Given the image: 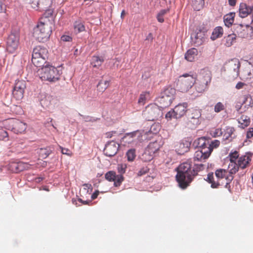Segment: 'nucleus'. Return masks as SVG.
Listing matches in <instances>:
<instances>
[{"instance_id":"f257e3e1","label":"nucleus","mask_w":253,"mask_h":253,"mask_svg":"<svg viewBox=\"0 0 253 253\" xmlns=\"http://www.w3.org/2000/svg\"><path fill=\"white\" fill-rule=\"evenodd\" d=\"M191 166V163L185 162L180 164L177 168L176 179L179 186L182 189L186 188L198 174V171L204 168L203 164L197 165L193 169Z\"/></svg>"},{"instance_id":"f03ea898","label":"nucleus","mask_w":253,"mask_h":253,"mask_svg":"<svg viewBox=\"0 0 253 253\" xmlns=\"http://www.w3.org/2000/svg\"><path fill=\"white\" fill-rule=\"evenodd\" d=\"M52 33L49 21L46 18H42L34 29L33 36L39 42H46Z\"/></svg>"},{"instance_id":"7ed1b4c3","label":"nucleus","mask_w":253,"mask_h":253,"mask_svg":"<svg viewBox=\"0 0 253 253\" xmlns=\"http://www.w3.org/2000/svg\"><path fill=\"white\" fill-rule=\"evenodd\" d=\"M39 76L42 81L55 82L59 80L62 72L57 68L46 64L38 71Z\"/></svg>"},{"instance_id":"20e7f679","label":"nucleus","mask_w":253,"mask_h":253,"mask_svg":"<svg viewBox=\"0 0 253 253\" xmlns=\"http://www.w3.org/2000/svg\"><path fill=\"white\" fill-rule=\"evenodd\" d=\"M196 76L185 74L181 76L178 79L177 86L182 92H187L195 83Z\"/></svg>"},{"instance_id":"39448f33","label":"nucleus","mask_w":253,"mask_h":253,"mask_svg":"<svg viewBox=\"0 0 253 253\" xmlns=\"http://www.w3.org/2000/svg\"><path fill=\"white\" fill-rule=\"evenodd\" d=\"M175 90L172 87H169L165 89L158 99L160 104V107L164 108L169 106L174 99Z\"/></svg>"},{"instance_id":"423d86ee","label":"nucleus","mask_w":253,"mask_h":253,"mask_svg":"<svg viewBox=\"0 0 253 253\" xmlns=\"http://www.w3.org/2000/svg\"><path fill=\"white\" fill-rule=\"evenodd\" d=\"M188 104L184 102L179 103L172 109V110L168 112L165 117L168 120H170L172 118L179 119L183 117L186 113L188 109Z\"/></svg>"},{"instance_id":"0eeeda50","label":"nucleus","mask_w":253,"mask_h":253,"mask_svg":"<svg viewBox=\"0 0 253 253\" xmlns=\"http://www.w3.org/2000/svg\"><path fill=\"white\" fill-rule=\"evenodd\" d=\"M141 136L139 130L126 133L122 138V142L125 146L134 147L139 143Z\"/></svg>"},{"instance_id":"6e6552de","label":"nucleus","mask_w":253,"mask_h":253,"mask_svg":"<svg viewBox=\"0 0 253 253\" xmlns=\"http://www.w3.org/2000/svg\"><path fill=\"white\" fill-rule=\"evenodd\" d=\"M6 123L8 129L16 134L23 133L27 129V124L19 120L10 119Z\"/></svg>"},{"instance_id":"1a4fd4ad","label":"nucleus","mask_w":253,"mask_h":253,"mask_svg":"<svg viewBox=\"0 0 253 253\" xmlns=\"http://www.w3.org/2000/svg\"><path fill=\"white\" fill-rule=\"evenodd\" d=\"M144 114L148 121L157 120L163 115L162 110L156 104L148 105L144 111Z\"/></svg>"},{"instance_id":"9d476101","label":"nucleus","mask_w":253,"mask_h":253,"mask_svg":"<svg viewBox=\"0 0 253 253\" xmlns=\"http://www.w3.org/2000/svg\"><path fill=\"white\" fill-rule=\"evenodd\" d=\"M26 83L23 80H16L12 90V96L17 101H20L24 97Z\"/></svg>"},{"instance_id":"9b49d317","label":"nucleus","mask_w":253,"mask_h":253,"mask_svg":"<svg viewBox=\"0 0 253 253\" xmlns=\"http://www.w3.org/2000/svg\"><path fill=\"white\" fill-rule=\"evenodd\" d=\"M233 174H231L230 171L228 172L226 169H217L215 171V175L217 179L219 180V181H222L223 179L226 180L225 187L226 188L230 187V183L233 180L234 177L232 175Z\"/></svg>"},{"instance_id":"f8f14e48","label":"nucleus","mask_w":253,"mask_h":253,"mask_svg":"<svg viewBox=\"0 0 253 253\" xmlns=\"http://www.w3.org/2000/svg\"><path fill=\"white\" fill-rule=\"evenodd\" d=\"M28 164L22 162H10L7 165V169L12 172L18 173L26 169Z\"/></svg>"},{"instance_id":"ddd939ff","label":"nucleus","mask_w":253,"mask_h":253,"mask_svg":"<svg viewBox=\"0 0 253 253\" xmlns=\"http://www.w3.org/2000/svg\"><path fill=\"white\" fill-rule=\"evenodd\" d=\"M239 16L242 18L246 17L248 15L251 16V24L253 23V3L248 5L245 3H241L239 7Z\"/></svg>"},{"instance_id":"4468645a","label":"nucleus","mask_w":253,"mask_h":253,"mask_svg":"<svg viewBox=\"0 0 253 253\" xmlns=\"http://www.w3.org/2000/svg\"><path fill=\"white\" fill-rule=\"evenodd\" d=\"M198 146L201 148L200 150L196 151L194 154V161H202L207 159L211 153V149L210 148H205V147Z\"/></svg>"},{"instance_id":"2eb2a0df","label":"nucleus","mask_w":253,"mask_h":253,"mask_svg":"<svg viewBox=\"0 0 253 253\" xmlns=\"http://www.w3.org/2000/svg\"><path fill=\"white\" fill-rule=\"evenodd\" d=\"M18 38L14 34L10 35L7 40V50L10 53L14 52L18 48Z\"/></svg>"},{"instance_id":"dca6fc26","label":"nucleus","mask_w":253,"mask_h":253,"mask_svg":"<svg viewBox=\"0 0 253 253\" xmlns=\"http://www.w3.org/2000/svg\"><path fill=\"white\" fill-rule=\"evenodd\" d=\"M230 163L228 165V169H230V172L231 174H235L238 171L237 165V159H239V154L237 151L231 153L229 155Z\"/></svg>"},{"instance_id":"f3484780","label":"nucleus","mask_w":253,"mask_h":253,"mask_svg":"<svg viewBox=\"0 0 253 253\" xmlns=\"http://www.w3.org/2000/svg\"><path fill=\"white\" fill-rule=\"evenodd\" d=\"M191 38L194 44L196 46H199L205 41V33L201 30H198L191 35Z\"/></svg>"},{"instance_id":"a211bd4d","label":"nucleus","mask_w":253,"mask_h":253,"mask_svg":"<svg viewBox=\"0 0 253 253\" xmlns=\"http://www.w3.org/2000/svg\"><path fill=\"white\" fill-rule=\"evenodd\" d=\"M220 144V141L218 140H214L211 143L204 137H201L198 139V145L200 146H204L205 148L209 147L211 149V151L214 148H217Z\"/></svg>"},{"instance_id":"6ab92c4d","label":"nucleus","mask_w":253,"mask_h":253,"mask_svg":"<svg viewBox=\"0 0 253 253\" xmlns=\"http://www.w3.org/2000/svg\"><path fill=\"white\" fill-rule=\"evenodd\" d=\"M118 148L119 145H117L114 142H110L106 145L104 149V153L107 156L113 157L117 154Z\"/></svg>"},{"instance_id":"aec40b11","label":"nucleus","mask_w":253,"mask_h":253,"mask_svg":"<svg viewBox=\"0 0 253 253\" xmlns=\"http://www.w3.org/2000/svg\"><path fill=\"white\" fill-rule=\"evenodd\" d=\"M251 155L248 154L240 157L237 163L238 170L239 168L244 169L248 167L251 161Z\"/></svg>"},{"instance_id":"412c9836","label":"nucleus","mask_w":253,"mask_h":253,"mask_svg":"<svg viewBox=\"0 0 253 253\" xmlns=\"http://www.w3.org/2000/svg\"><path fill=\"white\" fill-rule=\"evenodd\" d=\"M211 73L208 70L203 69L201 71L198 79L202 83L208 84L211 81Z\"/></svg>"},{"instance_id":"4be33fe9","label":"nucleus","mask_w":253,"mask_h":253,"mask_svg":"<svg viewBox=\"0 0 253 253\" xmlns=\"http://www.w3.org/2000/svg\"><path fill=\"white\" fill-rule=\"evenodd\" d=\"M189 144L188 142H180L176 145V151L179 155H183L188 151Z\"/></svg>"},{"instance_id":"5701e85b","label":"nucleus","mask_w":253,"mask_h":253,"mask_svg":"<svg viewBox=\"0 0 253 253\" xmlns=\"http://www.w3.org/2000/svg\"><path fill=\"white\" fill-rule=\"evenodd\" d=\"M47 58L48 57H41L39 56V55L35 54L32 55V61L35 66L40 67L44 66L43 65L46 63Z\"/></svg>"},{"instance_id":"b1692460","label":"nucleus","mask_w":253,"mask_h":253,"mask_svg":"<svg viewBox=\"0 0 253 253\" xmlns=\"http://www.w3.org/2000/svg\"><path fill=\"white\" fill-rule=\"evenodd\" d=\"M207 181L211 184V187L212 188H217L220 185L224 184L222 181H219L217 179L215 180L212 172L208 174Z\"/></svg>"},{"instance_id":"393cba45","label":"nucleus","mask_w":253,"mask_h":253,"mask_svg":"<svg viewBox=\"0 0 253 253\" xmlns=\"http://www.w3.org/2000/svg\"><path fill=\"white\" fill-rule=\"evenodd\" d=\"M198 54V51L196 48H191L185 53V58L188 61L192 62L195 60Z\"/></svg>"},{"instance_id":"a878e982","label":"nucleus","mask_w":253,"mask_h":253,"mask_svg":"<svg viewBox=\"0 0 253 253\" xmlns=\"http://www.w3.org/2000/svg\"><path fill=\"white\" fill-rule=\"evenodd\" d=\"M35 54H38L39 56L41 57H48V52L45 47L39 45L36 46L33 49L32 55H35Z\"/></svg>"},{"instance_id":"bb28decb","label":"nucleus","mask_w":253,"mask_h":253,"mask_svg":"<svg viewBox=\"0 0 253 253\" xmlns=\"http://www.w3.org/2000/svg\"><path fill=\"white\" fill-rule=\"evenodd\" d=\"M229 66L231 69H233L236 72V76H238L239 74V69L240 67V62L239 59L237 58L231 59L229 62Z\"/></svg>"},{"instance_id":"cd10ccee","label":"nucleus","mask_w":253,"mask_h":253,"mask_svg":"<svg viewBox=\"0 0 253 253\" xmlns=\"http://www.w3.org/2000/svg\"><path fill=\"white\" fill-rule=\"evenodd\" d=\"M236 37L237 36L236 34H230L224 37L223 39L224 45L227 47L231 46L235 42Z\"/></svg>"},{"instance_id":"c85d7f7f","label":"nucleus","mask_w":253,"mask_h":253,"mask_svg":"<svg viewBox=\"0 0 253 253\" xmlns=\"http://www.w3.org/2000/svg\"><path fill=\"white\" fill-rule=\"evenodd\" d=\"M104 61V59L103 57L98 56H93L91 58V64L93 67L99 68Z\"/></svg>"},{"instance_id":"c756f323","label":"nucleus","mask_w":253,"mask_h":253,"mask_svg":"<svg viewBox=\"0 0 253 253\" xmlns=\"http://www.w3.org/2000/svg\"><path fill=\"white\" fill-rule=\"evenodd\" d=\"M235 16L234 12H230L224 16V22L226 26L229 27L232 25L234 21Z\"/></svg>"},{"instance_id":"7c9ffc66","label":"nucleus","mask_w":253,"mask_h":253,"mask_svg":"<svg viewBox=\"0 0 253 253\" xmlns=\"http://www.w3.org/2000/svg\"><path fill=\"white\" fill-rule=\"evenodd\" d=\"M223 34V29L220 27L218 26L215 28L212 33L211 36V39L212 40H215L218 38L221 37Z\"/></svg>"},{"instance_id":"2f4dec72","label":"nucleus","mask_w":253,"mask_h":253,"mask_svg":"<svg viewBox=\"0 0 253 253\" xmlns=\"http://www.w3.org/2000/svg\"><path fill=\"white\" fill-rule=\"evenodd\" d=\"M238 123L241 125L243 128L248 126L250 123V119L249 117L245 115H242L238 119Z\"/></svg>"},{"instance_id":"473e14b6","label":"nucleus","mask_w":253,"mask_h":253,"mask_svg":"<svg viewBox=\"0 0 253 253\" xmlns=\"http://www.w3.org/2000/svg\"><path fill=\"white\" fill-rule=\"evenodd\" d=\"M243 25L241 24L236 25L234 28V32L241 38H245L248 36V33L243 29Z\"/></svg>"},{"instance_id":"72a5a7b5","label":"nucleus","mask_w":253,"mask_h":253,"mask_svg":"<svg viewBox=\"0 0 253 253\" xmlns=\"http://www.w3.org/2000/svg\"><path fill=\"white\" fill-rule=\"evenodd\" d=\"M160 143L157 140L154 142H151L149 143L147 148L151 152L155 154L156 153L160 148Z\"/></svg>"},{"instance_id":"f704fd0d","label":"nucleus","mask_w":253,"mask_h":253,"mask_svg":"<svg viewBox=\"0 0 253 253\" xmlns=\"http://www.w3.org/2000/svg\"><path fill=\"white\" fill-rule=\"evenodd\" d=\"M110 82L109 81L100 80L97 84V90L99 92H103L109 86Z\"/></svg>"},{"instance_id":"c9c22d12","label":"nucleus","mask_w":253,"mask_h":253,"mask_svg":"<svg viewBox=\"0 0 253 253\" xmlns=\"http://www.w3.org/2000/svg\"><path fill=\"white\" fill-rule=\"evenodd\" d=\"M195 88L198 92L202 93L206 90L208 88V84L201 82L199 80H197V82H195Z\"/></svg>"},{"instance_id":"e433bc0d","label":"nucleus","mask_w":253,"mask_h":253,"mask_svg":"<svg viewBox=\"0 0 253 253\" xmlns=\"http://www.w3.org/2000/svg\"><path fill=\"white\" fill-rule=\"evenodd\" d=\"M154 154L146 149L142 155V159L145 162H149L153 159Z\"/></svg>"},{"instance_id":"4c0bfd02","label":"nucleus","mask_w":253,"mask_h":253,"mask_svg":"<svg viewBox=\"0 0 253 253\" xmlns=\"http://www.w3.org/2000/svg\"><path fill=\"white\" fill-rule=\"evenodd\" d=\"M235 129L233 127L227 126L225 130V132L223 135V137L225 139H228L229 138H233L232 135L234 134Z\"/></svg>"},{"instance_id":"58836bf2","label":"nucleus","mask_w":253,"mask_h":253,"mask_svg":"<svg viewBox=\"0 0 253 253\" xmlns=\"http://www.w3.org/2000/svg\"><path fill=\"white\" fill-rule=\"evenodd\" d=\"M74 27L75 31L80 33L85 31V27L81 21H77L74 23Z\"/></svg>"},{"instance_id":"ea45409f","label":"nucleus","mask_w":253,"mask_h":253,"mask_svg":"<svg viewBox=\"0 0 253 253\" xmlns=\"http://www.w3.org/2000/svg\"><path fill=\"white\" fill-rule=\"evenodd\" d=\"M169 12V9L161 10L157 15V19L158 21L160 23H163L164 22V16Z\"/></svg>"},{"instance_id":"a19ab883","label":"nucleus","mask_w":253,"mask_h":253,"mask_svg":"<svg viewBox=\"0 0 253 253\" xmlns=\"http://www.w3.org/2000/svg\"><path fill=\"white\" fill-rule=\"evenodd\" d=\"M126 156L128 161H133L136 157L135 149H130L128 150L126 153Z\"/></svg>"},{"instance_id":"79ce46f5","label":"nucleus","mask_w":253,"mask_h":253,"mask_svg":"<svg viewBox=\"0 0 253 253\" xmlns=\"http://www.w3.org/2000/svg\"><path fill=\"white\" fill-rule=\"evenodd\" d=\"M149 96V92H144L142 93L139 96L138 103L140 105H144L148 97Z\"/></svg>"},{"instance_id":"37998d69","label":"nucleus","mask_w":253,"mask_h":253,"mask_svg":"<svg viewBox=\"0 0 253 253\" xmlns=\"http://www.w3.org/2000/svg\"><path fill=\"white\" fill-rule=\"evenodd\" d=\"M124 180V177L122 174L116 175L115 179H114V185L115 187H118L121 185L122 182Z\"/></svg>"},{"instance_id":"c03bdc74","label":"nucleus","mask_w":253,"mask_h":253,"mask_svg":"<svg viewBox=\"0 0 253 253\" xmlns=\"http://www.w3.org/2000/svg\"><path fill=\"white\" fill-rule=\"evenodd\" d=\"M223 133L221 128H216L211 130L210 134L213 137L220 136Z\"/></svg>"},{"instance_id":"a18cd8bd","label":"nucleus","mask_w":253,"mask_h":253,"mask_svg":"<svg viewBox=\"0 0 253 253\" xmlns=\"http://www.w3.org/2000/svg\"><path fill=\"white\" fill-rule=\"evenodd\" d=\"M116 173L115 171H109L107 172L105 175V178L109 181H114L115 179Z\"/></svg>"},{"instance_id":"49530a36","label":"nucleus","mask_w":253,"mask_h":253,"mask_svg":"<svg viewBox=\"0 0 253 253\" xmlns=\"http://www.w3.org/2000/svg\"><path fill=\"white\" fill-rule=\"evenodd\" d=\"M51 151L48 148H41L39 151L40 155L43 158H45L50 154Z\"/></svg>"},{"instance_id":"de8ad7c7","label":"nucleus","mask_w":253,"mask_h":253,"mask_svg":"<svg viewBox=\"0 0 253 253\" xmlns=\"http://www.w3.org/2000/svg\"><path fill=\"white\" fill-rule=\"evenodd\" d=\"M225 105L221 102H218L214 106V110L216 113H219L225 109Z\"/></svg>"},{"instance_id":"09e8293b","label":"nucleus","mask_w":253,"mask_h":253,"mask_svg":"<svg viewBox=\"0 0 253 253\" xmlns=\"http://www.w3.org/2000/svg\"><path fill=\"white\" fill-rule=\"evenodd\" d=\"M193 4L195 5V8L200 10L204 5V0H194Z\"/></svg>"},{"instance_id":"8fccbe9b","label":"nucleus","mask_w":253,"mask_h":253,"mask_svg":"<svg viewBox=\"0 0 253 253\" xmlns=\"http://www.w3.org/2000/svg\"><path fill=\"white\" fill-rule=\"evenodd\" d=\"M201 116V113L199 110L194 109L192 110L190 118L192 119H197Z\"/></svg>"},{"instance_id":"3c124183","label":"nucleus","mask_w":253,"mask_h":253,"mask_svg":"<svg viewBox=\"0 0 253 253\" xmlns=\"http://www.w3.org/2000/svg\"><path fill=\"white\" fill-rule=\"evenodd\" d=\"M126 164H121L118 165V172L120 173V174L123 175V174L126 172Z\"/></svg>"},{"instance_id":"603ef678","label":"nucleus","mask_w":253,"mask_h":253,"mask_svg":"<svg viewBox=\"0 0 253 253\" xmlns=\"http://www.w3.org/2000/svg\"><path fill=\"white\" fill-rule=\"evenodd\" d=\"M149 171L147 167H143L141 168L137 173L138 176H142L147 173Z\"/></svg>"},{"instance_id":"864d4df0","label":"nucleus","mask_w":253,"mask_h":253,"mask_svg":"<svg viewBox=\"0 0 253 253\" xmlns=\"http://www.w3.org/2000/svg\"><path fill=\"white\" fill-rule=\"evenodd\" d=\"M61 40L63 42H71L72 40V38L68 35H63L61 37Z\"/></svg>"},{"instance_id":"5fc2aeb1","label":"nucleus","mask_w":253,"mask_h":253,"mask_svg":"<svg viewBox=\"0 0 253 253\" xmlns=\"http://www.w3.org/2000/svg\"><path fill=\"white\" fill-rule=\"evenodd\" d=\"M246 137L247 138H251L253 137V127L250 128L247 132Z\"/></svg>"},{"instance_id":"6e6d98bb","label":"nucleus","mask_w":253,"mask_h":253,"mask_svg":"<svg viewBox=\"0 0 253 253\" xmlns=\"http://www.w3.org/2000/svg\"><path fill=\"white\" fill-rule=\"evenodd\" d=\"M160 129V126L159 125H153L151 127V131H154V133H156L157 130H159Z\"/></svg>"},{"instance_id":"4d7b16f0","label":"nucleus","mask_w":253,"mask_h":253,"mask_svg":"<svg viewBox=\"0 0 253 253\" xmlns=\"http://www.w3.org/2000/svg\"><path fill=\"white\" fill-rule=\"evenodd\" d=\"M6 6L0 0V13L5 12Z\"/></svg>"},{"instance_id":"13d9d810","label":"nucleus","mask_w":253,"mask_h":253,"mask_svg":"<svg viewBox=\"0 0 253 253\" xmlns=\"http://www.w3.org/2000/svg\"><path fill=\"white\" fill-rule=\"evenodd\" d=\"M99 194V191L96 190L91 195V199L92 200H94L96 198H97V196Z\"/></svg>"},{"instance_id":"bf43d9fd","label":"nucleus","mask_w":253,"mask_h":253,"mask_svg":"<svg viewBox=\"0 0 253 253\" xmlns=\"http://www.w3.org/2000/svg\"><path fill=\"white\" fill-rule=\"evenodd\" d=\"M61 149V152L63 154H66L68 156H71V155L69 153H68L67 152L69 151V149H64L62 147H60Z\"/></svg>"},{"instance_id":"052dcab7","label":"nucleus","mask_w":253,"mask_h":253,"mask_svg":"<svg viewBox=\"0 0 253 253\" xmlns=\"http://www.w3.org/2000/svg\"><path fill=\"white\" fill-rule=\"evenodd\" d=\"M153 40V37L152 33H149L146 38V40H148L152 42Z\"/></svg>"},{"instance_id":"680f3d73","label":"nucleus","mask_w":253,"mask_h":253,"mask_svg":"<svg viewBox=\"0 0 253 253\" xmlns=\"http://www.w3.org/2000/svg\"><path fill=\"white\" fill-rule=\"evenodd\" d=\"M244 85V83H243L242 82H239L236 84V88L237 89H241L243 87Z\"/></svg>"},{"instance_id":"e2e57ef3","label":"nucleus","mask_w":253,"mask_h":253,"mask_svg":"<svg viewBox=\"0 0 253 253\" xmlns=\"http://www.w3.org/2000/svg\"><path fill=\"white\" fill-rule=\"evenodd\" d=\"M0 133L3 138L8 137V133L7 132V131L5 130H2Z\"/></svg>"},{"instance_id":"0e129e2a","label":"nucleus","mask_w":253,"mask_h":253,"mask_svg":"<svg viewBox=\"0 0 253 253\" xmlns=\"http://www.w3.org/2000/svg\"><path fill=\"white\" fill-rule=\"evenodd\" d=\"M229 4L231 6H234L236 3V0H228Z\"/></svg>"},{"instance_id":"69168bd1","label":"nucleus","mask_w":253,"mask_h":253,"mask_svg":"<svg viewBox=\"0 0 253 253\" xmlns=\"http://www.w3.org/2000/svg\"><path fill=\"white\" fill-rule=\"evenodd\" d=\"M78 201L82 203L84 205H87L88 204V202L87 201H83L82 199H79Z\"/></svg>"},{"instance_id":"338daca9","label":"nucleus","mask_w":253,"mask_h":253,"mask_svg":"<svg viewBox=\"0 0 253 253\" xmlns=\"http://www.w3.org/2000/svg\"><path fill=\"white\" fill-rule=\"evenodd\" d=\"M126 14V11L125 10H123L121 12V18L122 19L124 18Z\"/></svg>"},{"instance_id":"774afa93","label":"nucleus","mask_w":253,"mask_h":253,"mask_svg":"<svg viewBox=\"0 0 253 253\" xmlns=\"http://www.w3.org/2000/svg\"><path fill=\"white\" fill-rule=\"evenodd\" d=\"M113 135V132H109L106 133L107 137V138H111L112 137Z\"/></svg>"}]
</instances>
